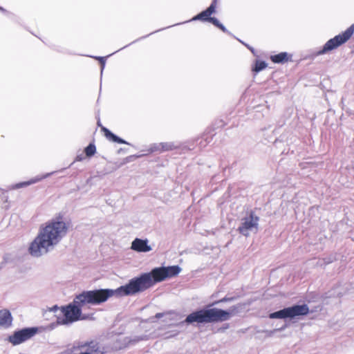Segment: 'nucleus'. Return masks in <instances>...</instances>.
Masks as SVG:
<instances>
[{
    "mask_svg": "<svg viewBox=\"0 0 354 354\" xmlns=\"http://www.w3.org/2000/svg\"><path fill=\"white\" fill-rule=\"evenodd\" d=\"M69 223L64 221L59 214L55 218L41 227L37 236L30 244L28 251L33 257H40L46 253L49 248L57 244L68 231Z\"/></svg>",
    "mask_w": 354,
    "mask_h": 354,
    "instance_id": "nucleus-1",
    "label": "nucleus"
},
{
    "mask_svg": "<svg viewBox=\"0 0 354 354\" xmlns=\"http://www.w3.org/2000/svg\"><path fill=\"white\" fill-rule=\"evenodd\" d=\"M180 270L178 266L156 268L150 272L142 274L140 277L131 279L125 285L124 290L127 294L136 295L147 290L158 282L176 277Z\"/></svg>",
    "mask_w": 354,
    "mask_h": 354,
    "instance_id": "nucleus-2",
    "label": "nucleus"
},
{
    "mask_svg": "<svg viewBox=\"0 0 354 354\" xmlns=\"http://www.w3.org/2000/svg\"><path fill=\"white\" fill-rule=\"evenodd\" d=\"M236 311L237 308L236 306L232 307L229 311L216 308L202 309L188 315L185 319V322L190 324L223 322L228 320L231 314Z\"/></svg>",
    "mask_w": 354,
    "mask_h": 354,
    "instance_id": "nucleus-3",
    "label": "nucleus"
},
{
    "mask_svg": "<svg viewBox=\"0 0 354 354\" xmlns=\"http://www.w3.org/2000/svg\"><path fill=\"white\" fill-rule=\"evenodd\" d=\"M124 286H122L115 290L112 289H99L95 290L84 291L76 297L75 302L80 306L86 304H100L107 301L110 297L115 295L119 296H127L131 294H127L124 290Z\"/></svg>",
    "mask_w": 354,
    "mask_h": 354,
    "instance_id": "nucleus-4",
    "label": "nucleus"
},
{
    "mask_svg": "<svg viewBox=\"0 0 354 354\" xmlns=\"http://www.w3.org/2000/svg\"><path fill=\"white\" fill-rule=\"evenodd\" d=\"M354 33V24L349 26L345 31L330 39L317 53V55L326 54L348 41Z\"/></svg>",
    "mask_w": 354,
    "mask_h": 354,
    "instance_id": "nucleus-5",
    "label": "nucleus"
},
{
    "mask_svg": "<svg viewBox=\"0 0 354 354\" xmlns=\"http://www.w3.org/2000/svg\"><path fill=\"white\" fill-rule=\"evenodd\" d=\"M309 313V308L306 304L295 305L285 308L279 311L270 314L271 319L294 318L297 316L306 315Z\"/></svg>",
    "mask_w": 354,
    "mask_h": 354,
    "instance_id": "nucleus-6",
    "label": "nucleus"
},
{
    "mask_svg": "<svg viewBox=\"0 0 354 354\" xmlns=\"http://www.w3.org/2000/svg\"><path fill=\"white\" fill-rule=\"evenodd\" d=\"M218 1V0H213L210 6L206 10L202 11L201 12L194 17L192 20H199L203 22H210L222 31L225 32L226 28H225V26L223 24H221L216 18L211 17L212 14L216 12Z\"/></svg>",
    "mask_w": 354,
    "mask_h": 354,
    "instance_id": "nucleus-7",
    "label": "nucleus"
},
{
    "mask_svg": "<svg viewBox=\"0 0 354 354\" xmlns=\"http://www.w3.org/2000/svg\"><path fill=\"white\" fill-rule=\"evenodd\" d=\"M37 331V328H25L14 332L12 335L8 336V341L13 346L19 345L32 338Z\"/></svg>",
    "mask_w": 354,
    "mask_h": 354,
    "instance_id": "nucleus-8",
    "label": "nucleus"
},
{
    "mask_svg": "<svg viewBox=\"0 0 354 354\" xmlns=\"http://www.w3.org/2000/svg\"><path fill=\"white\" fill-rule=\"evenodd\" d=\"M84 348H87V350L86 352H83L84 353L104 354L105 353L104 347H102L98 342L93 340L90 342H78L73 346L71 349V352L74 353Z\"/></svg>",
    "mask_w": 354,
    "mask_h": 354,
    "instance_id": "nucleus-9",
    "label": "nucleus"
},
{
    "mask_svg": "<svg viewBox=\"0 0 354 354\" xmlns=\"http://www.w3.org/2000/svg\"><path fill=\"white\" fill-rule=\"evenodd\" d=\"M259 218L253 212L250 213L248 217L243 218V222L238 228V231L243 235L248 236L250 231L255 229L257 230Z\"/></svg>",
    "mask_w": 354,
    "mask_h": 354,
    "instance_id": "nucleus-10",
    "label": "nucleus"
},
{
    "mask_svg": "<svg viewBox=\"0 0 354 354\" xmlns=\"http://www.w3.org/2000/svg\"><path fill=\"white\" fill-rule=\"evenodd\" d=\"M61 311L65 318L63 322L64 324L78 320L81 315L80 308L71 304L62 307Z\"/></svg>",
    "mask_w": 354,
    "mask_h": 354,
    "instance_id": "nucleus-11",
    "label": "nucleus"
},
{
    "mask_svg": "<svg viewBox=\"0 0 354 354\" xmlns=\"http://www.w3.org/2000/svg\"><path fill=\"white\" fill-rule=\"evenodd\" d=\"M131 248L133 250L138 252H146L151 250V246L148 245L147 239L142 240L138 238L135 239L132 242Z\"/></svg>",
    "mask_w": 354,
    "mask_h": 354,
    "instance_id": "nucleus-12",
    "label": "nucleus"
},
{
    "mask_svg": "<svg viewBox=\"0 0 354 354\" xmlns=\"http://www.w3.org/2000/svg\"><path fill=\"white\" fill-rule=\"evenodd\" d=\"M97 124L98 127L101 128V131L103 132L104 136L106 137L107 140L119 144H127L126 141L118 137L112 132H111L107 128L102 126L100 119L97 120Z\"/></svg>",
    "mask_w": 354,
    "mask_h": 354,
    "instance_id": "nucleus-13",
    "label": "nucleus"
},
{
    "mask_svg": "<svg viewBox=\"0 0 354 354\" xmlns=\"http://www.w3.org/2000/svg\"><path fill=\"white\" fill-rule=\"evenodd\" d=\"M12 317L9 310H0V326L8 328L11 326Z\"/></svg>",
    "mask_w": 354,
    "mask_h": 354,
    "instance_id": "nucleus-14",
    "label": "nucleus"
},
{
    "mask_svg": "<svg viewBox=\"0 0 354 354\" xmlns=\"http://www.w3.org/2000/svg\"><path fill=\"white\" fill-rule=\"evenodd\" d=\"M270 60L275 64H284L292 60V55L286 52L271 55Z\"/></svg>",
    "mask_w": 354,
    "mask_h": 354,
    "instance_id": "nucleus-15",
    "label": "nucleus"
},
{
    "mask_svg": "<svg viewBox=\"0 0 354 354\" xmlns=\"http://www.w3.org/2000/svg\"><path fill=\"white\" fill-rule=\"evenodd\" d=\"M85 154L87 157H91L95 155L96 153V147L93 143H90L85 149H84Z\"/></svg>",
    "mask_w": 354,
    "mask_h": 354,
    "instance_id": "nucleus-16",
    "label": "nucleus"
},
{
    "mask_svg": "<svg viewBox=\"0 0 354 354\" xmlns=\"http://www.w3.org/2000/svg\"><path fill=\"white\" fill-rule=\"evenodd\" d=\"M267 67V64L263 61H257L253 71L258 73Z\"/></svg>",
    "mask_w": 354,
    "mask_h": 354,
    "instance_id": "nucleus-17",
    "label": "nucleus"
},
{
    "mask_svg": "<svg viewBox=\"0 0 354 354\" xmlns=\"http://www.w3.org/2000/svg\"><path fill=\"white\" fill-rule=\"evenodd\" d=\"M165 315V313H158L156 315V318H160V317H162L164 315Z\"/></svg>",
    "mask_w": 354,
    "mask_h": 354,
    "instance_id": "nucleus-18",
    "label": "nucleus"
},
{
    "mask_svg": "<svg viewBox=\"0 0 354 354\" xmlns=\"http://www.w3.org/2000/svg\"><path fill=\"white\" fill-rule=\"evenodd\" d=\"M229 300H230V299L225 297V298L222 299L221 300H220V301L221 302H222V301H229Z\"/></svg>",
    "mask_w": 354,
    "mask_h": 354,
    "instance_id": "nucleus-19",
    "label": "nucleus"
},
{
    "mask_svg": "<svg viewBox=\"0 0 354 354\" xmlns=\"http://www.w3.org/2000/svg\"><path fill=\"white\" fill-rule=\"evenodd\" d=\"M98 59L102 62L103 61V57H99Z\"/></svg>",
    "mask_w": 354,
    "mask_h": 354,
    "instance_id": "nucleus-20",
    "label": "nucleus"
},
{
    "mask_svg": "<svg viewBox=\"0 0 354 354\" xmlns=\"http://www.w3.org/2000/svg\"><path fill=\"white\" fill-rule=\"evenodd\" d=\"M53 309H57V306H54Z\"/></svg>",
    "mask_w": 354,
    "mask_h": 354,
    "instance_id": "nucleus-21",
    "label": "nucleus"
}]
</instances>
